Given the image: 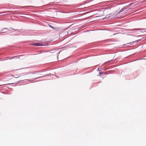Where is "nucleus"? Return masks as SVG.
Here are the masks:
<instances>
[{
    "mask_svg": "<svg viewBox=\"0 0 146 146\" xmlns=\"http://www.w3.org/2000/svg\"><path fill=\"white\" fill-rule=\"evenodd\" d=\"M7 30V28H4L3 30V31H5V30Z\"/></svg>",
    "mask_w": 146,
    "mask_h": 146,
    "instance_id": "nucleus-3",
    "label": "nucleus"
},
{
    "mask_svg": "<svg viewBox=\"0 0 146 146\" xmlns=\"http://www.w3.org/2000/svg\"><path fill=\"white\" fill-rule=\"evenodd\" d=\"M50 26V27H51V28H52V26Z\"/></svg>",
    "mask_w": 146,
    "mask_h": 146,
    "instance_id": "nucleus-4",
    "label": "nucleus"
},
{
    "mask_svg": "<svg viewBox=\"0 0 146 146\" xmlns=\"http://www.w3.org/2000/svg\"><path fill=\"white\" fill-rule=\"evenodd\" d=\"M32 45L35 46H42L43 45L40 43L38 42L35 43H33Z\"/></svg>",
    "mask_w": 146,
    "mask_h": 146,
    "instance_id": "nucleus-1",
    "label": "nucleus"
},
{
    "mask_svg": "<svg viewBox=\"0 0 146 146\" xmlns=\"http://www.w3.org/2000/svg\"><path fill=\"white\" fill-rule=\"evenodd\" d=\"M138 41H139V40H136V41H134L131 42L130 43H128L127 44H130V45H132V44H134V42H138Z\"/></svg>",
    "mask_w": 146,
    "mask_h": 146,
    "instance_id": "nucleus-2",
    "label": "nucleus"
}]
</instances>
